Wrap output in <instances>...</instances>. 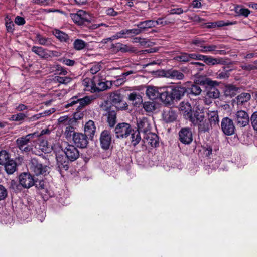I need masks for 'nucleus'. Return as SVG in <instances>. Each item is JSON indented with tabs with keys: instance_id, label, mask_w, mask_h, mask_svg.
I'll list each match as a JSON object with an SVG mask.
<instances>
[{
	"instance_id": "1",
	"label": "nucleus",
	"mask_w": 257,
	"mask_h": 257,
	"mask_svg": "<svg viewBox=\"0 0 257 257\" xmlns=\"http://www.w3.org/2000/svg\"><path fill=\"white\" fill-rule=\"evenodd\" d=\"M180 108L182 111H184V115L189 118L194 125L198 126L200 131L205 132L209 130V125L206 119H205L203 111H196L193 116L191 107L188 102H182Z\"/></svg>"
},
{
	"instance_id": "2",
	"label": "nucleus",
	"mask_w": 257,
	"mask_h": 257,
	"mask_svg": "<svg viewBox=\"0 0 257 257\" xmlns=\"http://www.w3.org/2000/svg\"><path fill=\"white\" fill-rule=\"evenodd\" d=\"M164 89L165 92L162 94V101L166 104L180 100L187 92L186 87L178 84L165 86Z\"/></svg>"
},
{
	"instance_id": "3",
	"label": "nucleus",
	"mask_w": 257,
	"mask_h": 257,
	"mask_svg": "<svg viewBox=\"0 0 257 257\" xmlns=\"http://www.w3.org/2000/svg\"><path fill=\"white\" fill-rule=\"evenodd\" d=\"M108 83V81L100 78L98 76H94L91 80L85 79L83 81L86 90L91 92L102 91L107 89L109 88Z\"/></svg>"
},
{
	"instance_id": "4",
	"label": "nucleus",
	"mask_w": 257,
	"mask_h": 257,
	"mask_svg": "<svg viewBox=\"0 0 257 257\" xmlns=\"http://www.w3.org/2000/svg\"><path fill=\"white\" fill-rule=\"evenodd\" d=\"M39 137L37 132L29 134L25 136L18 138L16 140V144L19 149L25 152H29L32 150L33 145L31 144V140L35 137Z\"/></svg>"
},
{
	"instance_id": "5",
	"label": "nucleus",
	"mask_w": 257,
	"mask_h": 257,
	"mask_svg": "<svg viewBox=\"0 0 257 257\" xmlns=\"http://www.w3.org/2000/svg\"><path fill=\"white\" fill-rule=\"evenodd\" d=\"M30 169L37 176H46L49 172V167L40 163L35 158L31 159L30 163Z\"/></svg>"
},
{
	"instance_id": "6",
	"label": "nucleus",
	"mask_w": 257,
	"mask_h": 257,
	"mask_svg": "<svg viewBox=\"0 0 257 257\" xmlns=\"http://www.w3.org/2000/svg\"><path fill=\"white\" fill-rule=\"evenodd\" d=\"M132 129L129 123L122 122L118 123L114 129V132L116 138L122 139L127 137Z\"/></svg>"
},
{
	"instance_id": "7",
	"label": "nucleus",
	"mask_w": 257,
	"mask_h": 257,
	"mask_svg": "<svg viewBox=\"0 0 257 257\" xmlns=\"http://www.w3.org/2000/svg\"><path fill=\"white\" fill-rule=\"evenodd\" d=\"M19 183L25 188H29L36 184L34 177L29 173H21L19 176Z\"/></svg>"
},
{
	"instance_id": "8",
	"label": "nucleus",
	"mask_w": 257,
	"mask_h": 257,
	"mask_svg": "<svg viewBox=\"0 0 257 257\" xmlns=\"http://www.w3.org/2000/svg\"><path fill=\"white\" fill-rule=\"evenodd\" d=\"M165 92L164 87H158L154 86H148L147 87L146 93L150 99H155L159 97L162 100V94Z\"/></svg>"
},
{
	"instance_id": "9",
	"label": "nucleus",
	"mask_w": 257,
	"mask_h": 257,
	"mask_svg": "<svg viewBox=\"0 0 257 257\" xmlns=\"http://www.w3.org/2000/svg\"><path fill=\"white\" fill-rule=\"evenodd\" d=\"M92 100L89 96H85L80 99H78L76 96H74L71 98L70 102L66 105V107L68 108L69 106L79 103V105L77 107L76 110L81 109L83 107L89 104Z\"/></svg>"
},
{
	"instance_id": "10",
	"label": "nucleus",
	"mask_w": 257,
	"mask_h": 257,
	"mask_svg": "<svg viewBox=\"0 0 257 257\" xmlns=\"http://www.w3.org/2000/svg\"><path fill=\"white\" fill-rule=\"evenodd\" d=\"M73 141L77 147L80 148H86L88 143L87 136L81 133L73 134Z\"/></svg>"
},
{
	"instance_id": "11",
	"label": "nucleus",
	"mask_w": 257,
	"mask_h": 257,
	"mask_svg": "<svg viewBox=\"0 0 257 257\" xmlns=\"http://www.w3.org/2000/svg\"><path fill=\"white\" fill-rule=\"evenodd\" d=\"M100 142L102 149L107 150L109 148L112 142V136L109 131L105 130L102 132L100 134Z\"/></svg>"
},
{
	"instance_id": "12",
	"label": "nucleus",
	"mask_w": 257,
	"mask_h": 257,
	"mask_svg": "<svg viewBox=\"0 0 257 257\" xmlns=\"http://www.w3.org/2000/svg\"><path fill=\"white\" fill-rule=\"evenodd\" d=\"M64 153L68 160L74 161L78 158L79 152L73 145L67 144L64 149Z\"/></svg>"
},
{
	"instance_id": "13",
	"label": "nucleus",
	"mask_w": 257,
	"mask_h": 257,
	"mask_svg": "<svg viewBox=\"0 0 257 257\" xmlns=\"http://www.w3.org/2000/svg\"><path fill=\"white\" fill-rule=\"evenodd\" d=\"M235 121L238 125L240 127H244L249 123V116L245 111H238L235 114Z\"/></svg>"
},
{
	"instance_id": "14",
	"label": "nucleus",
	"mask_w": 257,
	"mask_h": 257,
	"mask_svg": "<svg viewBox=\"0 0 257 257\" xmlns=\"http://www.w3.org/2000/svg\"><path fill=\"white\" fill-rule=\"evenodd\" d=\"M221 128L223 133L228 136L234 132L235 126L232 120L227 117L224 118L221 122Z\"/></svg>"
},
{
	"instance_id": "15",
	"label": "nucleus",
	"mask_w": 257,
	"mask_h": 257,
	"mask_svg": "<svg viewBox=\"0 0 257 257\" xmlns=\"http://www.w3.org/2000/svg\"><path fill=\"white\" fill-rule=\"evenodd\" d=\"M138 132H142L144 134L147 133L151 130V123L146 117L139 118L137 120Z\"/></svg>"
},
{
	"instance_id": "16",
	"label": "nucleus",
	"mask_w": 257,
	"mask_h": 257,
	"mask_svg": "<svg viewBox=\"0 0 257 257\" xmlns=\"http://www.w3.org/2000/svg\"><path fill=\"white\" fill-rule=\"evenodd\" d=\"M179 138L182 143L190 144L193 140L191 131L188 128H182L179 133Z\"/></svg>"
},
{
	"instance_id": "17",
	"label": "nucleus",
	"mask_w": 257,
	"mask_h": 257,
	"mask_svg": "<svg viewBox=\"0 0 257 257\" xmlns=\"http://www.w3.org/2000/svg\"><path fill=\"white\" fill-rule=\"evenodd\" d=\"M57 164L60 170H67L69 168V160L66 156L57 154L56 157Z\"/></svg>"
},
{
	"instance_id": "18",
	"label": "nucleus",
	"mask_w": 257,
	"mask_h": 257,
	"mask_svg": "<svg viewBox=\"0 0 257 257\" xmlns=\"http://www.w3.org/2000/svg\"><path fill=\"white\" fill-rule=\"evenodd\" d=\"M220 47L219 46L211 44V45H204L203 46V49H199V51L204 53H211L214 54H223L224 53V50H218V48H220Z\"/></svg>"
},
{
	"instance_id": "19",
	"label": "nucleus",
	"mask_w": 257,
	"mask_h": 257,
	"mask_svg": "<svg viewBox=\"0 0 257 257\" xmlns=\"http://www.w3.org/2000/svg\"><path fill=\"white\" fill-rule=\"evenodd\" d=\"M163 75L166 78L177 80H182L184 77V75L182 72L174 69L164 71Z\"/></svg>"
},
{
	"instance_id": "20",
	"label": "nucleus",
	"mask_w": 257,
	"mask_h": 257,
	"mask_svg": "<svg viewBox=\"0 0 257 257\" xmlns=\"http://www.w3.org/2000/svg\"><path fill=\"white\" fill-rule=\"evenodd\" d=\"M143 139L145 142L152 147H156L158 144L157 136L154 133H151L150 131L144 134Z\"/></svg>"
},
{
	"instance_id": "21",
	"label": "nucleus",
	"mask_w": 257,
	"mask_h": 257,
	"mask_svg": "<svg viewBox=\"0 0 257 257\" xmlns=\"http://www.w3.org/2000/svg\"><path fill=\"white\" fill-rule=\"evenodd\" d=\"M163 118L166 122H171L176 119L177 115L174 111L169 109L164 111Z\"/></svg>"
},
{
	"instance_id": "22",
	"label": "nucleus",
	"mask_w": 257,
	"mask_h": 257,
	"mask_svg": "<svg viewBox=\"0 0 257 257\" xmlns=\"http://www.w3.org/2000/svg\"><path fill=\"white\" fill-rule=\"evenodd\" d=\"M39 149L45 153H49L53 150V146L48 141L43 140L40 143Z\"/></svg>"
},
{
	"instance_id": "23",
	"label": "nucleus",
	"mask_w": 257,
	"mask_h": 257,
	"mask_svg": "<svg viewBox=\"0 0 257 257\" xmlns=\"http://www.w3.org/2000/svg\"><path fill=\"white\" fill-rule=\"evenodd\" d=\"M96 127L92 120H89L85 125L84 131L87 136L92 137L95 132Z\"/></svg>"
},
{
	"instance_id": "24",
	"label": "nucleus",
	"mask_w": 257,
	"mask_h": 257,
	"mask_svg": "<svg viewBox=\"0 0 257 257\" xmlns=\"http://www.w3.org/2000/svg\"><path fill=\"white\" fill-rule=\"evenodd\" d=\"M53 34L60 41L68 43L70 40L69 36L65 33L59 30L55 29L53 31Z\"/></svg>"
},
{
	"instance_id": "25",
	"label": "nucleus",
	"mask_w": 257,
	"mask_h": 257,
	"mask_svg": "<svg viewBox=\"0 0 257 257\" xmlns=\"http://www.w3.org/2000/svg\"><path fill=\"white\" fill-rule=\"evenodd\" d=\"M138 28H140L142 32L147 30L149 28L154 27L153 20H149L140 22L136 25Z\"/></svg>"
},
{
	"instance_id": "26",
	"label": "nucleus",
	"mask_w": 257,
	"mask_h": 257,
	"mask_svg": "<svg viewBox=\"0 0 257 257\" xmlns=\"http://www.w3.org/2000/svg\"><path fill=\"white\" fill-rule=\"evenodd\" d=\"M4 165L6 172L9 174H13L17 170V164L13 160H10Z\"/></svg>"
},
{
	"instance_id": "27",
	"label": "nucleus",
	"mask_w": 257,
	"mask_h": 257,
	"mask_svg": "<svg viewBox=\"0 0 257 257\" xmlns=\"http://www.w3.org/2000/svg\"><path fill=\"white\" fill-rule=\"evenodd\" d=\"M32 51L42 58L48 57V54L47 53L46 50L41 47L33 46L32 48Z\"/></svg>"
},
{
	"instance_id": "28",
	"label": "nucleus",
	"mask_w": 257,
	"mask_h": 257,
	"mask_svg": "<svg viewBox=\"0 0 257 257\" xmlns=\"http://www.w3.org/2000/svg\"><path fill=\"white\" fill-rule=\"evenodd\" d=\"M36 40L39 44L42 45L50 46L52 45L51 40L50 38H46L40 34H37L36 35Z\"/></svg>"
},
{
	"instance_id": "29",
	"label": "nucleus",
	"mask_w": 257,
	"mask_h": 257,
	"mask_svg": "<svg viewBox=\"0 0 257 257\" xmlns=\"http://www.w3.org/2000/svg\"><path fill=\"white\" fill-rule=\"evenodd\" d=\"M107 121L109 125L112 127L114 126L116 122V113L115 111H109L108 112Z\"/></svg>"
},
{
	"instance_id": "30",
	"label": "nucleus",
	"mask_w": 257,
	"mask_h": 257,
	"mask_svg": "<svg viewBox=\"0 0 257 257\" xmlns=\"http://www.w3.org/2000/svg\"><path fill=\"white\" fill-rule=\"evenodd\" d=\"M203 61L208 65H215L220 64L222 62L221 58H213L206 55H205Z\"/></svg>"
},
{
	"instance_id": "31",
	"label": "nucleus",
	"mask_w": 257,
	"mask_h": 257,
	"mask_svg": "<svg viewBox=\"0 0 257 257\" xmlns=\"http://www.w3.org/2000/svg\"><path fill=\"white\" fill-rule=\"evenodd\" d=\"M127 29H123L119 32H117L115 34L109 38L110 40H114L119 38H126L129 37Z\"/></svg>"
},
{
	"instance_id": "32",
	"label": "nucleus",
	"mask_w": 257,
	"mask_h": 257,
	"mask_svg": "<svg viewBox=\"0 0 257 257\" xmlns=\"http://www.w3.org/2000/svg\"><path fill=\"white\" fill-rule=\"evenodd\" d=\"M87 43L84 40L80 39H76L73 43V48L77 51H80L85 48Z\"/></svg>"
},
{
	"instance_id": "33",
	"label": "nucleus",
	"mask_w": 257,
	"mask_h": 257,
	"mask_svg": "<svg viewBox=\"0 0 257 257\" xmlns=\"http://www.w3.org/2000/svg\"><path fill=\"white\" fill-rule=\"evenodd\" d=\"M202 90L199 86L197 84H193L191 86L187 89V93L189 94L193 95L195 96L199 95Z\"/></svg>"
},
{
	"instance_id": "34",
	"label": "nucleus",
	"mask_w": 257,
	"mask_h": 257,
	"mask_svg": "<svg viewBox=\"0 0 257 257\" xmlns=\"http://www.w3.org/2000/svg\"><path fill=\"white\" fill-rule=\"evenodd\" d=\"M208 119L210 124L215 125L218 123L219 118L217 112L216 111H209L208 113Z\"/></svg>"
},
{
	"instance_id": "35",
	"label": "nucleus",
	"mask_w": 257,
	"mask_h": 257,
	"mask_svg": "<svg viewBox=\"0 0 257 257\" xmlns=\"http://www.w3.org/2000/svg\"><path fill=\"white\" fill-rule=\"evenodd\" d=\"M58 124L61 127L70 125L72 122V119L67 115L60 117L58 120Z\"/></svg>"
},
{
	"instance_id": "36",
	"label": "nucleus",
	"mask_w": 257,
	"mask_h": 257,
	"mask_svg": "<svg viewBox=\"0 0 257 257\" xmlns=\"http://www.w3.org/2000/svg\"><path fill=\"white\" fill-rule=\"evenodd\" d=\"M250 94L248 93H242L237 97V103L238 104H241L247 102L250 99Z\"/></svg>"
},
{
	"instance_id": "37",
	"label": "nucleus",
	"mask_w": 257,
	"mask_h": 257,
	"mask_svg": "<svg viewBox=\"0 0 257 257\" xmlns=\"http://www.w3.org/2000/svg\"><path fill=\"white\" fill-rule=\"evenodd\" d=\"M234 10L235 13L239 16H243L245 17H247L250 14V11L246 8H244L240 6H237L235 7Z\"/></svg>"
},
{
	"instance_id": "38",
	"label": "nucleus",
	"mask_w": 257,
	"mask_h": 257,
	"mask_svg": "<svg viewBox=\"0 0 257 257\" xmlns=\"http://www.w3.org/2000/svg\"><path fill=\"white\" fill-rule=\"evenodd\" d=\"M77 12L79 14V17H80L82 24L85 22H88L90 21L91 16L88 13L83 10H79L77 11Z\"/></svg>"
},
{
	"instance_id": "39",
	"label": "nucleus",
	"mask_w": 257,
	"mask_h": 257,
	"mask_svg": "<svg viewBox=\"0 0 257 257\" xmlns=\"http://www.w3.org/2000/svg\"><path fill=\"white\" fill-rule=\"evenodd\" d=\"M9 153L5 150L0 151V165H4L10 160Z\"/></svg>"
},
{
	"instance_id": "40",
	"label": "nucleus",
	"mask_w": 257,
	"mask_h": 257,
	"mask_svg": "<svg viewBox=\"0 0 257 257\" xmlns=\"http://www.w3.org/2000/svg\"><path fill=\"white\" fill-rule=\"evenodd\" d=\"M204 100L202 99H198L197 100H195L193 102V105L194 108L196 109V111H203L204 109Z\"/></svg>"
},
{
	"instance_id": "41",
	"label": "nucleus",
	"mask_w": 257,
	"mask_h": 257,
	"mask_svg": "<svg viewBox=\"0 0 257 257\" xmlns=\"http://www.w3.org/2000/svg\"><path fill=\"white\" fill-rule=\"evenodd\" d=\"M220 92L219 90L214 87H211L208 91L206 96L213 99L217 98L219 97Z\"/></svg>"
},
{
	"instance_id": "42",
	"label": "nucleus",
	"mask_w": 257,
	"mask_h": 257,
	"mask_svg": "<svg viewBox=\"0 0 257 257\" xmlns=\"http://www.w3.org/2000/svg\"><path fill=\"white\" fill-rule=\"evenodd\" d=\"M128 99L131 101H136L140 103L142 102V98L141 95L136 92H133L128 95Z\"/></svg>"
},
{
	"instance_id": "43",
	"label": "nucleus",
	"mask_w": 257,
	"mask_h": 257,
	"mask_svg": "<svg viewBox=\"0 0 257 257\" xmlns=\"http://www.w3.org/2000/svg\"><path fill=\"white\" fill-rule=\"evenodd\" d=\"M174 59L180 62H186L190 60V54L183 53L175 57Z\"/></svg>"
},
{
	"instance_id": "44",
	"label": "nucleus",
	"mask_w": 257,
	"mask_h": 257,
	"mask_svg": "<svg viewBox=\"0 0 257 257\" xmlns=\"http://www.w3.org/2000/svg\"><path fill=\"white\" fill-rule=\"evenodd\" d=\"M115 47L119 51L122 52H130L133 51V47L127 45H124L120 43L116 44Z\"/></svg>"
},
{
	"instance_id": "45",
	"label": "nucleus",
	"mask_w": 257,
	"mask_h": 257,
	"mask_svg": "<svg viewBox=\"0 0 257 257\" xmlns=\"http://www.w3.org/2000/svg\"><path fill=\"white\" fill-rule=\"evenodd\" d=\"M110 98L112 103L114 106L120 102L122 99L121 95L118 93H111Z\"/></svg>"
},
{
	"instance_id": "46",
	"label": "nucleus",
	"mask_w": 257,
	"mask_h": 257,
	"mask_svg": "<svg viewBox=\"0 0 257 257\" xmlns=\"http://www.w3.org/2000/svg\"><path fill=\"white\" fill-rule=\"evenodd\" d=\"M5 25L7 31L10 32H12L14 30V24L11 19L7 16L5 18Z\"/></svg>"
},
{
	"instance_id": "47",
	"label": "nucleus",
	"mask_w": 257,
	"mask_h": 257,
	"mask_svg": "<svg viewBox=\"0 0 257 257\" xmlns=\"http://www.w3.org/2000/svg\"><path fill=\"white\" fill-rule=\"evenodd\" d=\"M131 142L134 146L137 145L141 140V136L139 132H135L131 135Z\"/></svg>"
},
{
	"instance_id": "48",
	"label": "nucleus",
	"mask_w": 257,
	"mask_h": 257,
	"mask_svg": "<svg viewBox=\"0 0 257 257\" xmlns=\"http://www.w3.org/2000/svg\"><path fill=\"white\" fill-rule=\"evenodd\" d=\"M229 75V73L227 71H219L217 73L213 75V76L216 79H225L228 78Z\"/></svg>"
},
{
	"instance_id": "49",
	"label": "nucleus",
	"mask_w": 257,
	"mask_h": 257,
	"mask_svg": "<svg viewBox=\"0 0 257 257\" xmlns=\"http://www.w3.org/2000/svg\"><path fill=\"white\" fill-rule=\"evenodd\" d=\"M191 43L199 47L198 50L203 49V46H204V41L199 38H195L193 39Z\"/></svg>"
},
{
	"instance_id": "50",
	"label": "nucleus",
	"mask_w": 257,
	"mask_h": 257,
	"mask_svg": "<svg viewBox=\"0 0 257 257\" xmlns=\"http://www.w3.org/2000/svg\"><path fill=\"white\" fill-rule=\"evenodd\" d=\"M143 108L147 112H152L155 109V105L153 102H145L143 104Z\"/></svg>"
},
{
	"instance_id": "51",
	"label": "nucleus",
	"mask_w": 257,
	"mask_h": 257,
	"mask_svg": "<svg viewBox=\"0 0 257 257\" xmlns=\"http://www.w3.org/2000/svg\"><path fill=\"white\" fill-rule=\"evenodd\" d=\"M55 79L57 82L65 84H68V83L70 82L72 80V78L71 77L67 76H56Z\"/></svg>"
},
{
	"instance_id": "52",
	"label": "nucleus",
	"mask_w": 257,
	"mask_h": 257,
	"mask_svg": "<svg viewBox=\"0 0 257 257\" xmlns=\"http://www.w3.org/2000/svg\"><path fill=\"white\" fill-rule=\"evenodd\" d=\"M237 91V87L233 85H229L226 87L225 92L226 95H230V96H233L236 94Z\"/></svg>"
},
{
	"instance_id": "53",
	"label": "nucleus",
	"mask_w": 257,
	"mask_h": 257,
	"mask_svg": "<svg viewBox=\"0 0 257 257\" xmlns=\"http://www.w3.org/2000/svg\"><path fill=\"white\" fill-rule=\"evenodd\" d=\"M102 68L101 65L99 63H95L93 64L90 67L89 71L92 74H95L99 72Z\"/></svg>"
},
{
	"instance_id": "54",
	"label": "nucleus",
	"mask_w": 257,
	"mask_h": 257,
	"mask_svg": "<svg viewBox=\"0 0 257 257\" xmlns=\"http://www.w3.org/2000/svg\"><path fill=\"white\" fill-rule=\"evenodd\" d=\"M74 132V128L70 125L66 126V130L64 133V135L66 138H71V136L73 137V134H75Z\"/></svg>"
},
{
	"instance_id": "55",
	"label": "nucleus",
	"mask_w": 257,
	"mask_h": 257,
	"mask_svg": "<svg viewBox=\"0 0 257 257\" xmlns=\"http://www.w3.org/2000/svg\"><path fill=\"white\" fill-rule=\"evenodd\" d=\"M33 2L40 5L48 6L51 5L54 3V0H33Z\"/></svg>"
},
{
	"instance_id": "56",
	"label": "nucleus",
	"mask_w": 257,
	"mask_h": 257,
	"mask_svg": "<svg viewBox=\"0 0 257 257\" xmlns=\"http://www.w3.org/2000/svg\"><path fill=\"white\" fill-rule=\"evenodd\" d=\"M255 64H257V60L254 62V64H244L242 65L241 67L242 69L250 71L252 70H254L257 69V66L255 65Z\"/></svg>"
},
{
	"instance_id": "57",
	"label": "nucleus",
	"mask_w": 257,
	"mask_h": 257,
	"mask_svg": "<svg viewBox=\"0 0 257 257\" xmlns=\"http://www.w3.org/2000/svg\"><path fill=\"white\" fill-rule=\"evenodd\" d=\"M115 106L119 110H126L128 107V105L125 101L122 99L120 102L115 105Z\"/></svg>"
},
{
	"instance_id": "58",
	"label": "nucleus",
	"mask_w": 257,
	"mask_h": 257,
	"mask_svg": "<svg viewBox=\"0 0 257 257\" xmlns=\"http://www.w3.org/2000/svg\"><path fill=\"white\" fill-rule=\"evenodd\" d=\"M187 10H183L181 8H173L170 10L169 14L180 15L184 12H187Z\"/></svg>"
},
{
	"instance_id": "59",
	"label": "nucleus",
	"mask_w": 257,
	"mask_h": 257,
	"mask_svg": "<svg viewBox=\"0 0 257 257\" xmlns=\"http://www.w3.org/2000/svg\"><path fill=\"white\" fill-rule=\"evenodd\" d=\"M250 120L253 128L257 130V112H255L252 114Z\"/></svg>"
},
{
	"instance_id": "60",
	"label": "nucleus",
	"mask_w": 257,
	"mask_h": 257,
	"mask_svg": "<svg viewBox=\"0 0 257 257\" xmlns=\"http://www.w3.org/2000/svg\"><path fill=\"white\" fill-rule=\"evenodd\" d=\"M127 30L128 31V32L129 37H132L135 35H138L142 32L140 28H134V29H127Z\"/></svg>"
},
{
	"instance_id": "61",
	"label": "nucleus",
	"mask_w": 257,
	"mask_h": 257,
	"mask_svg": "<svg viewBox=\"0 0 257 257\" xmlns=\"http://www.w3.org/2000/svg\"><path fill=\"white\" fill-rule=\"evenodd\" d=\"M7 189L2 185H0V200H4L7 196Z\"/></svg>"
},
{
	"instance_id": "62",
	"label": "nucleus",
	"mask_w": 257,
	"mask_h": 257,
	"mask_svg": "<svg viewBox=\"0 0 257 257\" xmlns=\"http://www.w3.org/2000/svg\"><path fill=\"white\" fill-rule=\"evenodd\" d=\"M204 57H205V55H204L196 54V53L190 54V60L194 59V60H198L203 61Z\"/></svg>"
},
{
	"instance_id": "63",
	"label": "nucleus",
	"mask_w": 257,
	"mask_h": 257,
	"mask_svg": "<svg viewBox=\"0 0 257 257\" xmlns=\"http://www.w3.org/2000/svg\"><path fill=\"white\" fill-rule=\"evenodd\" d=\"M61 61L64 64L69 66H73L76 63L75 60L67 58H62Z\"/></svg>"
},
{
	"instance_id": "64",
	"label": "nucleus",
	"mask_w": 257,
	"mask_h": 257,
	"mask_svg": "<svg viewBox=\"0 0 257 257\" xmlns=\"http://www.w3.org/2000/svg\"><path fill=\"white\" fill-rule=\"evenodd\" d=\"M200 83L203 84H207L211 86H214L218 84V83L217 81H212L208 78H206L204 81H201Z\"/></svg>"
}]
</instances>
